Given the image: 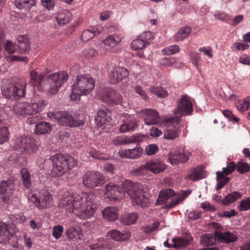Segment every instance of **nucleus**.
Returning <instances> with one entry per match:
<instances>
[{"label":"nucleus","instance_id":"obj_11","mask_svg":"<svg viewBox=\"0 0 250 250\" xmlns=\"http://www.w3.org/2000/svg\"><path fill=\"white\" fill-rule=\"evenodd\" d=\"M83 184L89 188H94L103 185L104 178L102 174L96 171H88L82 177Z\"/></svg>","mask_w":250,"mask_h":250},{"label":"nucleus","instance_id":"obj_58","mask_svg":"<svg viewBox=\"0 0 250 250\" xmlns=\"http://www.w3.org/2000/svg\"><path fill=\"white\" fill-rule=\"evenodd\" d=\"M240 211L247 210L250 209V198L247 197L241 201L239 205Z\"/></svg>","mask_w":250,"mask_h":250},{"label":"nucleus","instance_id":"obj_41","mask_svg":"<svg viewBox=\"0 0 250 250\" xmlns=\"http://www.w3.org/2000/svg\"><path fill=\"white\" fill-rule=\"evenodd\" d=\"M149 92L159 98H165L168 95L167 91L162 87L151 86L148 88Z\"/></svg>","mask_w":250,"mask_h":250},{"label":"nucleus","instance_id":"obj_37","mask_svg":"<svg viewBox=\"0 0 250 250\" xmlns=\"http://www.w3.org/2000/svg\"><path fill=\"white\" fill-rule=\"evenodd\" d=\"M10 237L8 225L5 223L0 222V243L8 242Z\"/></svg>","mask_w":250,"mask_h":250},{"label":"nucleus","instance_id":"obj_5","mask_svg":"<svg viewBox=\"0 0 250 250\" xmlns=\"http://www.w3.org/2000/svg\"><path fill=\"white\" fill-rule=\"evenodd\" d=\"M50 159L53 163L52 173L57 176L65 173L77 165L75 159L68 155L57 154Z\"/></svg>","mask_w":250,"mask_h":250},{"label":"nucleus","instance_id":"obj_40","mask_svg":"<svg viewBox=\"0 0 250 250\" xmlns=\"http://www.w3.org/2000/svg\"><path fill=\"white\" fill-rule=\"evenodd\" d=\"M138 218L136 213L132 212L124 214L121 218L122 222L126 225H130L135 223Z\"/></svg>","mask_w":250,"mask_h":250},{"label":"nucleus","instance_id":"obj_3","mask_svg":"<svg viewBox=\"0 0 250 250\" xmlns=\"http://www.w3.org/2000/svg\"><path fill=\"white\" fill-rule=\"evenodd\" d=\"M68 76L66 72L61 71L47 77L33 70L30 73L29 84L37 87L41 90L45 91L50 94H55L62 84L67 80Z\"/></svg>","mask_w":250,"mask_h":250},{"label":"nucleus","instance_id":"obj_17","mask_svg":"<svg viewBox=\"0 0 250 250\" xmlns=\"http://www.w3.org/2000/svg\"><path fill=\"white\" fill-rule=\"evenodd\" d=\"M122 38L121 35L117 33L108 36L100 44L101 47L100 51L104 54L105 53L106 50L111 49L119 43Z\"/></svg>","mask_w":250,"mask_h":250},{"label":"nucleus","instance_id":"obj_63","mask_svg":"<svg viewBox=\"0 0 250 250\" xmlns=\"http://www.w3.org/2000/svg\"><path fill=\"white\" fill-rule=\"evenodd\" d=\"M7 60L8 62L18 61L26 62L28 61V59L26 57H20L17 55H12L7 57Z\"/></svg>","mask_w":250,"mask_h":250},{"label":"nucleus","instance_id":"obj_62","mask_svg":"<svg viewBox=\"0 0 250 250\" xmlns=\"http://www.w3.org/2000/svg\"><path fill=\"white\" fill-rule=\"evenodd\" d=\"M41 3L48 10H52L55 5V0H41Z\"/></svg>","mask_w":250,"mask_h":250},{"label":"nucleus","instance_id":"obj_43","mask_svg":"<svg viewBox=\"0 0 250 250\" xmlns=\"http://www.w3.org/2000/svg\"><path fill=\"white\" fill-rule=\"evenodd\" d=\"M23 185L27 188L31 186V177L30 173L26 168H22L21 170Z\"/></svg>","mask_w":250,"mask_h":250},{"label":"nucleus","instance_id":"obj_34","mask_svg":"<svg viewBox=\"0 0 250 250\" xmlns=\"http://www.w3.org/2000/svg\"><path fill=\"white\" fill-rule=\"evenodd\" d=\"M15 5L20 9L28 11L36 4L35 0H15Z\"/></svg>","mask_w":250,"mask_h":250},{"label":"nucleus","instance_id":"obj_42","mask_svg":"<svg viewBox=\"0 0 250 250\" xmlns=\"http://www.w3.org/2000/svg\"><path fill=\"white\" fill-rule=\"evenodd\" d=\"M239 192L235 191L227 195L223 200L222 203L224 205H228L231 203L241 197Z\"/></svg>","mask_w":250,"mask_h":250},{"label":"nucleus","instance_id":"obj_46","mask_svg":"<svg viewBox=\"0 0 250 250\" xmlns=\"http://www.w3.org/2000/svg\"><path fill=\"white\" fill-rule=\"evenodd\" d=\"M146 46V44L145 43V42H144L140 36L137 39L133 40L131 43V46L134 50L143 49Z\"/></svg>","mask_w":250,"mask_h":250},{"label":"nucleus","instance_id":"obj_38","mask_svg":"<svg viewBox=\"0 0 250 250\" xmlns=\"http://www.w3.org/2000/svg\"><path fill=\"white\" fill-rule=\"evenodd\" d=\"M191 32V28L187 26L181 28L174 35V38L176 42L182 41L187 38Z\"/></svg>","mask_w":250,"mask_h":250},{"label":"nucleus","instance_id":"obj_27","mask_svg":"<svg viewBox=\"0 0 250 250\" xmlns=\"http://www.w3.org/2000/svg\"><path fill=\"white\" fill-rule=\"evenodd\" d=\"M215 236L222 242L227 244L234 242L237 240V236L229 231L222 232L218 230L215 232Z\"/></svg>","mask_w":250,"mask_h":250},{"label":"nucleus","instance_id":"obj_64","mask_svg":"<svg viewBox=\"0 0 250 250\" xmlns=\"http://www.w3.org/2000/svg\"><path fill=\"white\" fill-rule=\"evenodd\" d=\"M159 225V222H155L151 226H148L144 228V231L146 233H150L156 230L158 228Z\"/></svg>","mask_w":250,"mask_h":250},{"label":"nucleus","instance_id":"obj_15","mask_svg":"<svg viewBox=\"0 0 250 250\" xmlns=\"http://www.w3.org/2000/svg\"><path fill=\"white\" fill-rule=\"evenodd\" d=\"M189 159V155L183 150L175 149L170 151L167 155V160L172 165L186 163Z\"/></svg>","mask_w":250,"mask_h":250},{"label":"nucleus","instance_id":"obj_31","mask_svg":"<svg viewBox=\"0 0 250 250\" xmlns=\"http://www.w3.org/2000/svg\"><path fill=\"white\" fill-rule=\"evenodd\" d=\"M91 250H109L112 248V244L107 239H101L98 242L90 246Z\"/></svg>","mask_w":250,"mask_h":250},{"label":"nucleus","instance_id":"obj_59","mask_svg":"<svg viewBox=\"0 0 250 250\" xmlns=\"http://www.w3.org/2000/svg\"><path fill=\"white\" fill-rule=\"evenodd\" d=\"M4 47L5 50L9 54H13L17 49L16 44L10 41H7Z\"/></svg>","mask_w":250,"mask_h":250},{"label":"nucleus","instance_id":"obj_51","mask_svg":"<svg viewBox=\"0 0 250 250\" xmlns=\"http://www.w3.org/2000/svg\"><path fill=\"white\" fill-rule=\"evenodd\" d=\"M180 133L178 129H167L164 133V138L173 140L177 137Z\"/></svg>","mask_w":250,"mask_h":250},{"label":"nucleus","instance_id":"obj_24","mask_svg":"<svg viewBox=\"0 0 250 250\" xmlns=\"http://www.w3.org/2000/svg\"><path fill=\"white\" fill-rule=\"evenodd\" d=\"M17 41L19 53L24 54L28 53L30 49V42L27 36L25 35L20 36L18 37Z\"/></svg>","mask_w":250,"mask_h":250},{"label":"nucleus","instance_id":"obj_25","mask_svg":"<svg viewBox=\"0 0 250 250\" xmlns=\"http://www.w3.org/2000/svg\"><path fill=\"white\" fill-rule=\"evenodd\" d=\"M103 30V27L99 25L92 27L90 29L85 30L82 34V40L83 42L88 41L96 35L101 33Z\"/></svg>","mask_w":250,"mask_h":250},{"label":"nucleus","instance_id":"obj_28","mask_svg":"<svg viewBox=\"0 0 250 250\" xmlns=\"http://www.w3.org/2000/svg\"><path fill=\"white\" fill-rule=\"evenodd\" d=\"M150 173L158 174L164 171L167 168L166 165L163 162L156 160L147 163Z\"/></svg>","mask_w":250,"mask_h":250},{"label":"nucleus","instance_id":"obj_21","mask_svg":"<svg viewBox=\"0 0 250 250\" xmlns=\"http://www.w3.org/2000/svg\"><path fill=\"white\" fill-rule=\"evenodd\" d=\"M192 238L190 234H186L182 237L172 239V246L178 250H182L189 245Z\"/></svg>","mask_w":250,"mask_h":250},{"label":"nucleus","instance_id":"obj_36","mask_svg":"<svg viewBox=\"0 0 250 250\" xmlns=\"http://www.w3.org/2000/svg\"><path fill=\"white\" fill-rule=\"evenodd\" d=\"M204 177V170L202 167L195 168L187 175V178L192 181L200 180Z\"/></svg>","mask_w":250,"mask_h":250},{"label":"nucleus","instance_id":"obj_20","mask_svg":"<svg viewBox=\"0 0 250 250\" xmlns=\"http://www.w3.org/2000/svg\"><path fill=\"white\" fill-rule=\"evenodd\" d=\"M109 113L107 109H100L97 112L95 117V121L97 125L102 128H104L106 125H108L111 118Z\"/></svg>","mask_w":250,"mask_h":250},{"label":"nucleus","instance_id":"obj_39","mask_svg":"<svg viewBox=\"0 0 250 250\" xmlns=\"http://www.w3.org/2000/svg\"><path fill=\"white\" fill-rule=\"evenodd\" d=\"M216 242V238L212 234H206L200 237V243L204 247L212 246Z\"/></svg>","mask_w":250,"mask_h":250},{"label":"nucleus","instance_id":"obj_7","mask_svg":"<svg viewBox=\"0 0 250 250\" xmlns=\"http://www.w3.org/2000/svg\"><path fill=\"white\" fill-rule=\"evenodd\" d=\"M47 116L52 119H54L60 125L63 126L76 127L83 125L84 121L83 119H76L72 115L66 111L49 112Z\"/></svg>","mask_w":250,"mask_h":250},{"label":"nucleus","instance_id":"obj_55","mask_svg":"<svg viewBox=\"0 0 250 250\" xmlns=\"http://www.w3.org/2000/svg\"><path fill=\"white\" fill-rule=\"evenodd\" d=\"M140 36L144 40V42H145L146 45L148 44L154 38L153 33L150 31L145 32L140 35Z\"/></svg>","mask_w":250,"mask_h":250},{"label":"nucleus","instance_id":"obj_6","mask_svg":"<svg viewBox=\"0 0 250 250\" xmlns=\"http://www.w3.org/2000/svg\"><path fill=\"white\" fill-rule=\"evenodd\" d=\"M235 167L237 171L240 173L247 172L250 170V166L246 163L239 162L236 166L234 162H230L226 167L222 168L221 171L216 172L218 182L216 188L217 190L221 189L229 182V178L227 177V176L230 174Z\"/></svg>","mask_w":250,"mask_h":250},{"label":"nucleus","instance_id":"obj_13","mask_svg":"<svg viewBox=\"0 0 250 250\" xmlns=\"http://www.w3.org/2000/svg\"><path fill=\"white\" fill-rule=\"evenodd\" d=\"M95 80L89 75L83 74L77 77L76 82L72 85L84 95L89 94L95 86Z\"/></svg>","mask_w":250,"mask_h":250},{"label":"nucleus","instance_id":"obj_45","mask_svg":"<svg viewBox=\"0 0 250 250\" xmlns=\"http://www.w3.org/2000/svg\"><path fill=\"white\" fill-rule=\"evenodd\" d=\"M66 234L67 238L69 239H72L77 237L80 238L81 231L79 228L72 227H70L67 230Z\"/></svg>","mask_w":250,"mask_h":250},{"label":"nucleus","instance_id":"obj_60","mask_svg":"<svg viewBox=\"0 0 250 250\" xmlns=\"http://www.w3.org/2000/svg\"><path fill=\"white\" fill-rule=\"evenodd\" d=\"M134 89L135 92L138 94L142 99L147 101L149 99L148 96L146 95L145 90L140 86H135Z\"/></svg>","mask_w":250,"mask_h":250},{"label":"nucleus","instance_id":"obj_54","mask_svg":"<svg viewBox=\"0 0 250 250\" xmlns=\"http://www.w3.org/2000/svg\"><path fill=\"white\" fill-rule=\"evenodd\" d=\"M72 92L70 94V99L75 102H79L80 100V96L84 95L83 94L81 93L80 91L76 88L75 87L72 86Z\"/></svg>","mask_w":250,"mask_h":250},{"label":"nucleus","instance_id":"obj_53","mask_svg":"<svg viewBox=\"0 0 250 250\" xmlns=\"http://www.w3.org/2000/svg\"><path fill=\"white\" fill-rule=\"evenodd\" d=\"M87 153L89 154L88 157L91 156L92 158L94 159L100 160L104 159L102 154L93 148H89L87 150Z\"/></svg>","mask_w":250,"mask_h":250},{"label":"nucleus","instance_id":"obj_61","mask_svg":"<svg viewBox=\"0 0 250 250\" xmlns=\"http://www.w3.org/2000/svg\"><path fill=\"white\" fill-rule=\"evenodd\" d=\"M158 150V147L155 144L148 145L145 148V152L148 155H154Z\"/></svg>","mask_w":250,"mask_h":250},{"label":"nucleus","instance_id":"obj_49","mask_svg":"<svg viewBox=\"0 0 250 250\" xmlns=\"http://www.w3.org/2000/svg\"><path fill=\"white\" fill-rule=\"evenodd\" d=\"M128 137L129 144L134 143H140L146 140L147 137L145 135L142 134H135Z\"/></svg>","mask_w":250,"mask_h":250},{"label":"nucleus","instance_id":"obj_8","mask_svg":"<svg viewBox=\"0 0 250 250\" xmlns=\"http://www.w3.org/2000/svg\"><path fill=\"white\" fill-rule=\"evenodd\" d=\"M26 85V82L21 80L15 83L3 86L1 89L2 94L7 99H17L24 97Z\"/></svg>","mask_w":250,"mask_h":250},{"label":"nucleus","instance_id":"obj_47","mask_svg":"<svg viewBox=\"0 0 250 250\" xmlns=\"http://www.w3.org/2000/svg\"><path fill=\"white\" fill-rule=\"evenodd\" d=\"M176 59L173 57H165L159 60L160 64L166 67H176Z\"/></svg>","mask_w":250,"mask_h":250},{"label":"nucleus","instance_id":"obj_12","mask_svg":"<svg viewBox=\"0 0 250 250\" xmlns=\"http://www.w3.org/2000/svg\"><path fill=\"white\" fill-rule=\"evenodd\" d=\"M102 101L107 104L113 105L120 104L125 106L122 96L116 91L110 87L104 88L102 90Z\"/></svg>","mask_w":250,"mask_h":250},{"label":"nucleus","instance_id":"obj_16","mask_svg":"<svg viewBox=\"0 0 250 250\" xmlns=\"http://www.w3.org/2000/svg\"><path fill=\"white\" fill-rule=\"evenodd\" d=\"M140 115L146 125H156L160 122L159 114L156 109L148 108L142 110Z\"/></svg>","mask_w":250,"mask_h":250},{"label":"nucleus","instance_id":"obj_33","mask_svg":"<svg viewBox=\"0 0 250 250\" xmlns=\"http://www.w3.org/2000/svg\"><path fill=\"white\" fill-rule=\"evenodd\" d=\"M175 194L174 191L170 188L163 189L159 193L158 198L156 201V205L164 204L167 200Z\"/></svg>","mask_w":250,"mask_h":250},{"label":"nucleus","instance_id":"obj_14","mask_svg":"<svg viewBox=\"0 0 250 250\" xmlns=\"http://www.w3.org/2000/svg\"><path fill=\"white\" fill-rule=\"evenodd\" d=\"M192 111V104L189 97L186 94L181 95L177 102V107L173 111L174 115L187 116L191 114Z\"/></svg>","mask_w":250,"mask_h":250},{"label":"nucleus","instance_id":"obj_52","mask_svg":"<svg viewBox=\"0 0 250 250\" xmlns=\"http://www.w3.org/2000/svg\"><path fill=\"white\" fill-rule=\"evenodd\" d=\"M113 143L116 146L128 145V137L124 136H117L113 139Z\"/></svg>","mask_w":250,"mask_h":250},{"label":"nucleus","instance_id":"obj_48","mask_svg":"<svg viewBox=\"0 0 250 250\" xmlns=\"http://www.w3.org/2000/svg\"><path fill=\"white\" fill-rule=\"evenodd\" d=\"M10 137V133L7 127L4 126L0 128V144L7 142Z\"/></svg>","mask_w":250,"mask_h":250},{"label":"nucleus","instance_id":"obj_4","mask_svg":"<svg viewBox=\"0 0 250 250\" xmlns=\"http://www.w3.org/2000/svg\"><path fill=\"white\" fill-rule=\"evenodd\" d=\"M47 102L43 100L34 101L31 103L18 102L13 106V112L19 116L25 117L36 114L43 110L47 105Z\"/></svg>","mask_w":250,"mask_h":250},{"label":"nucleus","instance_id":"obj_23","mask_svg":"<svg viewBox=\"0 0 250 250\" xmlns=\"http://www.w3.org/2000/svg\"><path fill=\"white\" fill-rule=\"evenodd\" d=\"M131 236L128 231L121 232L117 229H112L106 233V237L108 239H112L116 241H124L128 240Z\"/></svg>","mask_w":250,"mask_h":250},{"label":"nucleus","instance_id":"obj_57","mask_svg":"<svg viewBox=\"0 0 250 250\" xmlns=\"http://www.w3.org/2000/svg\"><path fill=\"white\" fill-rule=\"evenodd\" d=\"M214 16L216 20L222 21H229L230 19L229 15L227 14L225 12H222L218 11L214 12Z\"/></svg>","mask_w":250,"mask_h":250},{"label":"nucleus","instance_id":"obj_10","mask_svg":"<svg viewBox=\"0 0 250 250\" xmlns=\"http://www.w3.org/2000/svg\"><path fill=\"white\" fill-rule=\"evenodd\" d=\"M30 202L32 203L38 209H45L53 206L54 201L52 195L48 191L37 194H32L28 197Z\"/></svg>","mask_w":250,"mask_h":250},{"label":"nucleus","instance_id":"obj_29","mask_svg":"<svg viewBox=\"0 0 250 250\" xmlns=\"http://www.w3.org/2000/svg\"><path fill=\"white\" fill-rule=\"evenodd\" d=\"M136 126L135 119L130 116L129 118L124 121L123 124L120 126V131L121 133H125L134 130Z\"/></svg>","mask_w":250,"mask_h":250},{"label":"nucleus","instance_id":"obj_35","mask_svg":"<svg viewBox=\"0 0 250 250\" xmlns=\"http://www.w3.org/2000/svg\"><path fill=\"white\" fill-rule=\"evenodd\" d=\"M51 131L50 124L45 122H41L37 124L34 129L35 133L37 135L48 134Z\"/></svg>","mask_w":250,"mask_h":250},{"label":"nucleus","instance_id":"obj_26","mask_svg":"<svg viewBox=\"0 0 250 250\" xmlns=\"http://www.w3.org/2000/svg\"><path fill=\"white\" fill-rule=\"evenodd\" d=\"M102 213L103 217L109 221H114L118 218V209L115 207H107Z\"/></svg>","mask_w":250,"mask_h":250},{"label":"nucleus","instance_id":"obj_2","mask_svg":"<svg viewBox=\"0 0 250 250\" xmlns=\"http://www.w3.org/2000/svg\"><path fill=\"white\" fill-rule=\"evenodd\" d=\"M122 187L121 188L110 183L106 185L104 194L108 198L120 200L124 197L126 192L131 198L132 204L142 208L148 207L149 206L150 200L145 194L148 192V186L145 185L141 188L137 184L127 180L123 183Z\"/></svg>","mask_w":250,"mask_h":250},{"label":"nucleus","instance_id":"obj_56","mask_svg":"<svg viewBox=\"0 0 250 250\" xmlns=\"http://www.w3.org/2000/svg\"><path fill=\"white\" fill-rule=\"evenodd\" d=\"M63 232V228L61 225L55 226L53 228L52 235L56 239H59Z\"/></svg>","mask_w":250,"mask_h":250},{"label":"nucleus","instance_id":"obj_19","mask_svg":"<svg viewBox=\"0 0 250 250\" xmlns=\"http://www.w3.org/2000/svg\"><path fill=\"white\" fill-rule=\"evenodd\" d=\"M143 151V149L137 145L133 148L121 149L119 151V154L122 158L137 159L142 156Z\"/></svg>","mask_w":250,"mask_h":250},{"label":"nucleus","instance_id":"obj_30","mask_svg":"<svg viewBox=\"0 0 250 250\" xmlns=\"http://www.w3.org/2000/svg\"><path fill=\"white\" fill-rule=\"evenodd\" d=\"M72 15L67 10L59 11L56 17V20L60 26L68 23L72 19Z\"/></svg>","mask_w":250,"mask_h":250},{"label":"nucleus","instance_id":"obj_1","mask_svg":"<svg viewBox=\"0 0 250 250\" xmlns=\"http://www.w3.org/2000/svg\"><path fill=\"white\" fill-rule=\"evenodd\" d=\"M59 206L67 212H73L83 220L91 218L96 209L95 196L93 194H78L68 191L63 193Z\"/></svg>","mask_w":250,"mask_h":250},{"label":"nucleus","instance_id":"obj_22","mask_svg":"<svg viewBox=\"0 0 250 250\" xmlns=\"http://www.w3.org/2000/svg\"><path fill=\"white\" fill-rule=\"evenodd\" d=\"M14 185L10 181H3L0 183V194H3V199L6 202L13 194Z\"/></svg>","mask_w":250,"mask_h":250},{"label":"nucleus","instance_id":"obj_32","mask_svg":"<svg viewBox=\"0 0 250 250\" xmlns=\"http://www.w3.org/2000/svg\"><path fill=\"white\" fill-rule=\"evenodd\" d=\"M132 174L134 175L142 177L145 179L150 178L151 177L147 163L133 170Z\"/></svg>","mask_w":250,"mask_h":250},{"label":"nucleus","instance_id":"obj_44","mask_svg":"<svg viewBox=\"0 0 250 250\" xmlns=\"http://www.w3.org/2000/svg\"><path fill=\"white\" fill-rule=\"evenodd\" d=\"M188 195V194H187L186 192H185L184 193L176 196L171 200L170 203L166 205V207L168 208H173L175 206L184 201Z\"/></svg>","mask_w":250,"mask_h":250},{"label":"nucleus","instance_id":"obj_18","mask_svg":"<svg viewBox=\"0 0 250 250\" xmlns=\"http://www.w3.org/2000/svg\"><path fill=\"white\" fill-rule=\"evenodd\" d=\"M128 70L123 67L115 66L109 74V81L112 84H117L127 77Z\"/></svg>","mask_w":250,"mask_h":250},{"label":"nucleus","instance_id":"obj_50","mask_svg":"<svg viewBox=\"0 0 250 250\" xmlns=\"http://www.w3.org/2000/svg\"><path fill=\"white\" fill-rule=\"evenodd\" d=\"M180 51V47L177 45H170L166 47L162 50V53L166 55H171L178 53Z\"/></svg>","mask_w":250,"mask_h":250},{"label":"nucleus","instance_id":"obj_9","mask_svg":"<svg viewBox=\"0 0 250 250\" xmlns=\"http://www.w3.org/2000/svg\"><path fill=\"white\" fill-rule=\"evenodd\" d=\"M13 147L21 153L32 154L38 149L34 139L26 136H20L14 140Z\"/></svg>","mask_w":250,"mask_h":250}]
</instances>
